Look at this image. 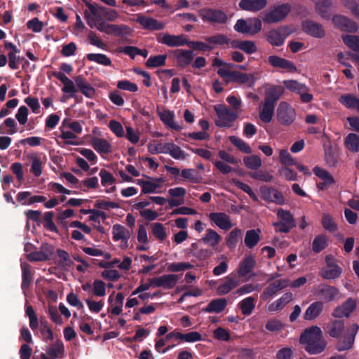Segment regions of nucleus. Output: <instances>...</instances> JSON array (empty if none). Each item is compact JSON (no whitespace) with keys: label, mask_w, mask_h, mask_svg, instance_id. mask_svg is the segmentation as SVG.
<instances>
[{"label":"nucleus","mask_w":359,"mask_h":359,"mask_svg":"<svg viewBox=\"0 0 359 359\" xmlns=\"http://www.w3.org/2000/svg\"><path fill=\"white\" fill-rule=\"evenodd\" d=\"M299 341L303 344L305 351L312 355L322 353L327 346L323 332L318 326H311L304 330Z\"/></svg>","instance_id":"f257e3e1"},{"label":"nucleus","mask_w":359,"mask_h":359,"mask_svg":"<svg viewBox=\"0 0 359 359\" xmlns=\"http://www.w3.org/2000/svg\"><path fill=\"white\" fill-rule=\"evenodd\" d=\"M290 11L288 4L271 7L262 13V20L265 23L273 24L283 20Z\"/></svg>","instance_id":"f03ea898"},{"label":"nucleus","mask_w":359,"mask_h":359,"mask_svg":"<svg viewBox=\"0 0 359 359\" xmlns=\"http://www.w3.org/2000/svg\"><path fill=\"white\" fill-rule=\"evenodd\" d=\"M86 5L91 13L96 18L97 22L101 20L114 22L119 17L118 12L114 9L97 4H92L89 2H86Z\"/></svg>","instance_id":"7ed1b4c3"},{"label":"nucleus","mask_w":359,"mask_h":359,"mask_svg":"<svg viewBox=\"0 0 359 359\" xmlns=\"http://www.w3.org/2000/svg\"><path fill=\"white\" fill-rule=\"evenodd\" d=\"M277 216L280 221L273 223L276 231L288 233L291 229L295 226L294 219L290 211L280 208L278 210Z\"/></svg>","instance_id":"20e7f679"},{"label":"nucleus","mask_w":359,"mask_h":359,"mask_svg":"<svg viewBox=\"0 0 359 359\" xmlns=\"http://www.w3.org/2000/svg\"><path fill=\"white\" fill-rule=\"evenodd\" d=\"M277 120L283 126H290L296 118L295 109L289 104L282 102L276 111Z\"/></svg>","instance_id":"39448f33"},{"label":"nucleus","mask_w":359,"mask_h":359,"mask_svg":"<svg viewBox=\"0 0 359 359\" xmlns=\"http://www.w3.org/2000/svg\"><path fill=\"white\" fill-rule=\"evenodd\" d=\"M215 109L219 118L216 123L220 127H231L232 123L238 117L236 111L227 108L224 105L216 106Z\"/></svg>","instance_id":"423d86ee"},{"label":"nucleus","mask_w":359,"mask_h":359,"mask_svg":"<svg viewBox=\"0 0 359 359\" xmlns=\"http://www.w3.org/2000/svg\"><path fill=\"white\" fill-rule=\"evenodd\" d=\"M359 329L357 323H353L348 326L346 331L337 342L336 348L339 351H344L351 349L354 344L355 337Z\"/></svg>","instance_id":"0eeeda50"},{"label":"nucleus","mask_w":359,"mask_h":359,"mask_svg":"<svg viewBox=\"0 0 359 359\" xmlns=\"http://www.w3.org/2000/svg\"><path fill=\"white\" fill-rule=\"evenodd\" d=\"M95 27L100 32H104L107 34H114L116 36H123L130 33V28L124 25L109 24L104 20L97 22Z\"/></svg>","instance_id":"6e6552de"},{"label":"nucleus","mask_w":359,"mask_h":359,"mask_svg":"<svg viewBox=\"0 0 359 359\" xmlns=\"http://www.w3.org/2000/svg\"><path fill=\"white\" fill-rule=\"evenodd\" d=\"M313 294L323 299L326 302H330L340 299L339 290L334 287L325 284H322L315 289Z\"/></svg>","instance_id":"1a4fd4ad"},{"label":"nucleus","mask_w":359,"mask_h":359,"mask_svg":"<svg viewBox=\"0 0 359 359\" xmlns=\"http://www.w3.org/2000/svg\"><path fill=\"white\" fill-rule=\"evenodd\" d=\"M325 262L327 265L320 271V276L325 279H334L338 278L341 273V269L337 264L333 256H326Z\"/></svg>","instance_id":"9d476101"},{"label":"nucleus","mask_w":359,"mask_h":359,"mask_svg":"<svg viewBox=\"0 0 359 359\" xmlns=\"http://www.w3.org/2000/svg\"><path fill=\"white\" fill-rule=\"evenodd\" d=\"M332 20L335 27L344 32L354 33L358 29L355 22L341 15H334Z\"/></svg>","instance_id":"9b49d317"},{"label":"nucleus","mask_w":359,"mask_h":359,"mask_svg":"<svg viewBox=\"0 0 359 359\" xmlns=\"http://www.w3.org/2000/svg\"><path fill=\"white\" fill-rule=\"evenodd\" d=\"M357 302L353 298H348L341 305L337 306L332 311V316L337 318H348L356 309Z\"/></svg>","instance_id":"f8f14e48"},{"label":"nucleus","mask_w":359,"mask_h":359,"mask_svg":"<svg viewBox=\"0 0 359 359\" xmlns=\"http://www.w3.org/2000/svg\"><path fill=\"white\" fill-rule=\"evenodd\" d=\"M199 15L203 20L214 23H224L227 20L226 15L219 10L201 9L199 11Z\"/></svg>","instance_id":"ddd939ff"},{"label":"nucleus","mask_w":359,"mask_h":359,"mask_svg":"<svg viewBox=\"0 0 359 359\" xmlns=\"http://www.w3.org/2000/svg\"><path fill=\"white\" fill-rule=\"evenodd\" d=\"M177 280L178 276L176 274H164L161 276L151 278V283L153 285V287L169 290L175 286Z\"/></svg>","instance_id":"4468645a"},{"label":"nucleus","mask_w":359,"mask_h":359,"mask_svg":"<svg viewBox=\"0 0 359 359\" xmlns=\"http://www.w3.org/2000/svg\"><path fill=\"white\" fill-rule=\"evenodd\" d=\"M260 192L262 198L266 201L275 203L278 205H283L285 203L283 194L274 188L263 186L260 187Z\"/></svg>","instance_id":"2eb2a0df"},{"label":"nucleus","mask_w":359,"mask_h":359,"mask_svg":"<svg viewBox=\"0 0 359 359\" xmlns=\"http://www.w3.org/2000/svg\"><path fill=\"white\" fill-rule=\"evenodd\" d=\"M302 29L306 34L315 38H323L325 36L326 32L323 26L316 22L306 20L302 23Z\"/></svg>","instance_id":"dca6fc26"},{"label":"nucleus","mask_w":359,"mask_h":359,"mask_svg":"<svg viewBox=\"0 0 359 359\" xmlns=\"http://www.w3.org/2000/svg\"><path fill=\"white\" fill-rule=\"evenodd\" d=\"M290 285L289 279H280L270 283L264 290L262 298L266 300L275 295L278 291L288 287Z\"/></svg>","instance_id":"f3484780"},{"label":"nucleus","mask_w":359,"mask_h":359,"mask_svg":"<svg viewBox=\"0 0 359 359\" xmlns=\"http://www.w3.org/2000/svg\"><path fill=\"white\" fill-rule=\"evenodd\" d=\"M256 78L253 74H247L238 71H233L231 78L226 81V85L231 82H236L239 84L248 83L249 86H252L255 83Z\"/></svg>","instance_id":"a211bd4d"},{"label":"nucleus","mask_w":359,"mask_h":359,"mask_svg":"<svg viewBox=\"0 0 359 359\" xmlns=\"http://www.w3.org/2000/svg\"><path fill=\"white\" fill-rule=\"evenodd\" d=\"M136 21L140 25H141L144 29L150 31L161 30L164 27L163 23L160 22L157 20L151 17H146L139 15L136 19Z\"/></svg>","instance_id":"6ab92c4d"},{"label":"nucleus","mask_w":359,"mask_h":359,"mask_svg":"<svg viewBox=\"0 0 359 359\" xmlns=\"http://www.w3.org/2000/svg\"><path fill=\"white\" fill-rule=\"evenodd\" d=\"M209 217L222 229L229 230L233 226L229 216L224 212H212Z\"/></svg>","instance_id":"aec40b11"},{"label":"nucleus","mask_w":359,"mask_h":359,"mask_svg":"<svg viewBox=\"0 0 359 359\" xmlns=\"http://www.w3.org/2000/svg\"><path fill=\"white\" fill-rule=\"evenodd\" d=\"M324 304L323 302L317 301L313 302L304 313L305 320L313 321L318 318L323 311Z\"/></svg>","instance_id":"412c9836"},{"label":"nucleus","mask_w":359,"mask_h":359,"mask_svg":"<svg viewBox=\"0 0 359 359\" xmlns=\"http://www.w3.org/2000/svg\"><path fill=\"white\" fill-rule=\"evenodd\" d=\"M345 323L344 320H331L327 325L326 332L332 337L338 338L344 330Z\"/></svg>","instance_id":"4be33fe9"},{"label":"nucleus","mask_w":359,"mask_h":359,"mask_svg":"<svg viewBox=\"0 0 359 359\" xmlns=\"http://www.w3.org/2000/svg\"><path fill=\"white\" fill-rule=\"evenodd\" d=\"M268 61L269 64L273 67L285 69L290 72L297 71L296 67L292 62L278 56L271 55L269 57Z\"/></svg>","instance_id":"5701e85b"},{"label":"nucleus","mask_w":359,"mask_h":359,"mask_svg":"<svg viewBox=\"0 0 359 359\" xmlns=\"http://www.w3.org/2000/svg\"><path fill=\"white\" fill-rule=\"evenodd\" d=\"M130 237V232L123 226L115 224L113 226V238L114 241H122L121 247L126 248L128 247V241Z\"/></svg>","instance_id":"b1692460"},{"label":"nucleus","mask_w":359,"mask_h":359,"mask_svg":"<svg viewBox=\"0 0 359 359\" xmlns=\"http://www.w3.org/2000/svg\"><path fill=\"white\" fill-rule=\"evenodd\" d=\"M266 4V0H241L239 6L243 10L256 12L263 9Z\"/></svg>","instance_id":"393cba45"},{"label":"nucleus","mask_w":359,"mask_h":359,"mask_svg":"<svg viewBox=\"0 0 359 359\" xmlns=\"http://www.w3.org/2000/svg\"><path fill=\"white\" fill-rule=\"evenodd\" d=\"M284 89L279 86H273L265 92L264 102L275 106V103L283 93Z\"/></svg>","instance_id":"a878e982"},{"label":"nucleus","mask_w":359,"mask_h":359,"mask_svg":"<svg viewBox=\"0 0 359 359\" xmlns=\"http://www.w3.org/2000/svg\"><path fill=\"white\" fill-rule=\"evenodd\" d=\"M159 41L166 44L170 47L180 46L184 44L187 45V39L183 34L175 36L168 34H164L163 37L159 39Z\"/></svg>","instance_id":"bb28decb"},{"label":"nucleus","mask_w":359,"mask_h":359,"mask_svg":"<svg viewBox=\"0 0 359 359\" xmlns=\"http://www.w3.org/2000/svg\"><path fill=\"white\" fill-rule=\"evenodd\" d=\"M256 262L255 259L249 256L245 258L240 264L238 274L240 277L245 278L248 280L250 277L247 278V276L251 273L252 269L255 267Z\"/></svg>","instance_id":"cd10ccee"},{"label":"nucleus","mask_w":359,"mask_h":359,"mask_svg":"<svg viewBox=\"0 0 359 359\" xmlns=\"http://www.w3.org/2000/svg\"><path fill=\"white\" fill-rule=\"evenodd\" d=\"M293 299V294L292 292L285 293L280 298L272 302L268 306L269 312H276L283 309L289 302Z\"/></svg>","instance_id":"c85d7f7f"},{"label":"nucleus","mask_w":359,"mask_h":359,"mask_svg":"<svg viewBox=\"0 0 359 359\" xmlns=\"http://www.w3.org/2000/svg\"><path fill=\"white\" fill-rule=\"evenodd\" d=\"M315 4L316 13L324 19H329L330 13L329 9L332 6V0H311Z\"/></svg>","instance_id":"c756f323"},{"label":"nucleus","mask_w":359,"mask_h":359,"mask_svg":"<svg viewBox=\"0 0 359 359\" xmlns=\"http://www.w3.org/2000/svg\"><path fill=\"white\" fill-rule=\"evenodd\" d=\"M239 285V281L233 277H226L224 282L219 285L217 289L219 295H224Z\"/></svg>","instance_id":"7c9ffc66"},{"label":"nucleus","mask_w":359,"mask_h":359,"mask_svg":"<svg viewBox=\"0 0 359 359\" xmlns=\"http://www.w3.org/2000/svg\"><path fill=\"white\" fill-rule=\"evenodd\" d=\"M266 40L273 46H280L285 41L282 29L270 30L266 35Z\"/></svg>","instance_id":"2f4dec72"},{"label":"nucleus","mask_w":359,"mask_h":359,"mask_svg":"<svg viewBox=\"0 0 359 359\" xmlns=\"http://www.w3.org/2000/svg\"><path fill=\"white\" fill-rule=\"evenodd\" d=\"M227 304L226 299L220 298L211 301L203 309L208 313H220L224 310Z\"/></svg>","instance_id":"473e14b6"},{"label":"nucleus","mask_w":359,"mask_h":359,"mask_svg":"<svg viewBox=\"0 0 359 359\" xmlns=\"http://www.w3.org/2000/svg\"><path fill=\"white\" fill-rule=\"evenodd\" d=\"M339 102L346 107L356 109L359 112V98L352 94L341 95Z\"/></svg>","instance_id":"72a5a7b5"},{"label":"nucleus","mask_w":359,"mask_h":359,"mask_svg":"<svg viewBox=\"0 0 359 359\" xmlns=\"http://www.w3.org/2000/svg\"><path fill=\"white\" fill-rule=\"evenodd\" d=\"M202 240L206 245L215 248L220 243L222 237L215 230L208 229Z\"/></svg>","instance_id":"f704fd0d"},{"label":"nucleus","mask_w":359,"mask_h":359,"mask_svg":"<svg viewBox=\"0 0 359 359\" xmlns=\"http://www.w3.org/2000/svg\"><path fill=\"white\" fill-rule=\"evenodd\" d=\"M64 354V345L63 343L57 340L51 344L47 350V355L50 359H57L62 357Z\"/></svg>","instance_id":"c9c22d12"},{"label":"nucleus","mask_w":359,"mask_h":359,"mask_svg":"<svg viewBox=\"0 0 359 359\" xmlns=\"http://www.w3.org/2000/svg\"><path fill=\"white\" fill-rule=\"evenodd\" d=\"M274 112V106L264 102L259 110V118L264 123H269L272 120Z\"/></svg>","instance_id":"e433bc0d"},{"label":"nucleus","mask_w":359,"mask_h":359,"mask_svg":"<svg viewBox=\"0 0 359 359\" xmlns=\"http://www.w3.org/2000/svg\"><path fill=\"white\" fill-rule=\"evenodd\" d=\"M175 56L178 65L185 67L191 62L194 55L191 50H177L175 51Z\"/></svg>","instance_id":"4c0bfd02"},{"label":"nucleus","mask_w":359,"mask_h":359,"mask_svg":"<svg viewBox=\"0 0 359 359\" xmlns=\"http://www.w3.org/2000/svg\"><path fill=\"white\" fill-rule=\"evenodd\" d=\"M93 148L99 153L107 154L110 151L111 145L109 142L98 137H94L91 140Z\"/></svg>","instance_id":"58836bf2"},{"label":"nucleus","mask_w":359,"mask_h":359,"mask_svg":"<svg viewBox=\"0 0 359 359\" xmlns=\"http://www.w3.org/2000/svg\"><path fill=\"white\" fill-rule=\"evenodd\" d=\"M345 146L352 152L359 151V135L355 133L348 134L345 138Z\"/></svg>","instance_id":"ea45409f"},{"label":"nucleus","mask_w":359,"mask_h":359,"mask_svg":"<svg viewBox=\"0 0 359 359\" xmlns=\"http://www.w3.org/2000/svg\"><path fill=\"white\" fill-rule=\"evenodd\" d=\"M158 114L161 120L169 127L177 130H180L182 129L181 126L175 123L174 114L172 111L169 110H164L162 112H160Z\"/></svg>","instance_id":"a19ab883"},{"label":"nucleus","mask_w":359,"mask_h":359,"mask_svg":"<svg viewBox=\"0 0 359 359\" xmlns=\"http://www.w3.org/2000/svg\"><path fill=\"white\" fill-rule=\"evenodd\" d=\"M259 229L249 230L246 232L245 237V244L246 245L247 247H248L249 248H252L257 244L260 239L259 235Z\"/></svg>","instance_id":"79ce46f5"},{"label":"nucleus","mask_w":359,"mask_h":359,"mask_svg":"<svg viewBox=\"0 0 359 359\" xmlns=\"http://www.w3.org/2000/svg\"><path fill=\"white\" fill-rule=\"evenodd\" d=\"M75 82L78 88L87 97H92L95 93V90L91 87L81 76L75 78Z\"/></svg>","instance_id":"37998d69"},{"label":"nucleus","mask_w":359,"mask_h":359,"mask_svg":"<svg viewBox=\"0 0 359 359\" xmlns=\"http://www.w3.org/2000/svg\"><path fill=\"white\" fill-rule=\"evenodd\" d=\"M283 83L287 89L298 94L308 91V88L304 84L299 83L298 81L294 80L285 81Z\"/></svg>","instance_id":"c03bdc74"},{"label":"nucleus","mask_w":359,"mask_h":359,"mask_svg":"<svg viewBox=\"0 0 359 359\" xmlns=\"http://www.w3.org/2000/svg\"><path fill=\"white\" fill-rule=\"evenodd\" d=\"M327 245V238L325 235L320 234L317 236L312 243V250L318 253L324 250Z\"/></svg>","instance_id":"a18cd8bd"},{"label":"nucleus","mask_w":359,"mask_h":359,"mask_svg":"<svg viewBox=\"0 0 359 359\" xmlns=\"http://www.w3.org/2000/svg\"><path fill=\"white\" fill-rule=\"evenodd\" d=\"M255 299L252 297H249L242 300L239 304V307L243 314L250 315L255 306Z\"/></svg>","instance_id":"49530a36"},{"label":"nucleus","mask_w":359,"mask_h":359,"mask_svg":"<svg viewBox=\"0 0 359 359\" xmlns=\"http://www.w3.org/2000/svg\"><path fill=\"white\" fill-rule=\"evenodd\" d=\"M313 172L316 176L323 180L325 184L331 185L334 183L332 175L326 170L320 167H315L313 168Z\"/></svg>","instance_id":"de8ad7c7"},{"label":"nucleus","mask_w":359,"mask_h":359,"mask_svg":"<svg viewBox=\"0 0 359 359\" xmlns=\"http://www.w3.org/2000/svg\"><path fill=\"white\" fill-rule=\"evenodd\" d=\"M205 40L214 47L215 45L228 44L230 39L224 34H217L211 36H207Z\"/></svg>","instance_id":"09e8293b"},{"label":"nucleus","mask_w":359,"mask_h":359,"mask_svg":"<svg viewBox=\"0 0 359 359\" xmlns=\"http://www.w3.org/2000/svg\"><path fill=\"white\" fill-rule=\"evenodd\" d=\"M321 223L323 228L330 232H334L337 230V224L334 221L333 217L329 214L324 213L323 215Z\"/></svg>","instance_id":"8fccbe9b"},{"label":"nucleus","mask_w":359,"mask_h":359,"mask_svg":"<svg viewBox=\"0 0 359 359\" xmlns=\"http://www.w3.org/2000/svg\"><path fill=\"white\" fill-rule=\"evenodd\" d=\"M245 165L251 170H257L262 165L261 158L256 155L245 156L243 158Z\"/></svg>","instance_id":"3c124183"},{"label":"nucleus","mask_w":359,"mask_h":359,"mask_svg":"<svg viewBox=\"0 0 359 359\" xmlns=\"http://www.w3.org/2000/svg\"><path fill=\"white\" fill-rule=\"evenodd\" d=\"M237 43L238 44L233 45V47L239 48L248 54H252L257 50L255 43L252 41H243Z\"/></svg>","instance_id":"603ef678"},{"label":"nucleus","mask_w":359,"mask_h":359,"mask_svg":"<svg viewBox=\"0 0 359 359\" xmlns=\"http://www.w3.org/2000/svg\"><path fill=\"white\" fill-rule=\"evenodd\" d=\"M181 175L192 183H199L203 180L202 176L194 169H183Z\"/></svg>","instance_id":"864d4df0"},{"label":"nucleus","mask_w":359,"mask_h":359,"mask_svg":"<svg viewBox=\"0 0 359 359\" xmlns=\"http://www.w3.org/2000/svg\"><path fill=\"white\" fill-rule=\"evenodd\" d=\"M21 268L22 270V287L23 288L28 287L32 282V272L30 266L27 263H22Z\"/></svg>","instance_id":"5fc2aeb1"},{"label":"nucleus","mask_w":359,"mask_h":359,"mask_svg":"<svg viewBox=\"0 0 359 359\" xmlns=\"http://www.w3.org/2000/svg\"><path fill=\"white\" fill-rule=\"evenodd\" d=\"M229 139L242 152L245 154H250L252 152L250 147L242 139L236 136H230Z\"/></svg>","instance_id":"6e6d98bb"},{"label":"nucleus","mask_w":359,"mask_h":359,"mask_svg":"<svg viewBox=\"0 0 359 359\" xmlns=\"http://www.w3.org/2000/svg\"><path fill=\"white\" fill-rule=\"evenodd\" d=\"M344 43L354 51L359 52V36L346 35L342 36Z\"/></svg>","instance_id":"4d7b16f0"},{"label":"nucleus","mask_w":359,"mask_h":359,"mask_svg":"<svg viewBox=\"0 0 359 359\" xmlns=\"http://www.w3.org/2000/svg\"><path fill=\"white\" fill-rule=\"evenodd\" d=\"M325 160L326 163L330 167H336L338 163V156L333 151L332 147H329L325 150Z\"/></svg>","instance_id":"13d9d810"},{"label":"nucleus","mask_w":359,"mask_h":359,"mask_svg":"<svg viewBox=\"0 0 359 359\" xmlns=\"http://www.w3.org/2000/svg\"><path fill=\"white\" fill-rule=\"evenodd\" d=\"M232 183L234 184L238 188L247 193L254 201H258L257 195L254 193L252 189L248 184L239 181L237 179H232Z\"/></svg>","instance_id":"bf43d9fd"},{"label":"nucleus","mask_w":359,"mask_h":359,"mask_svg":"<svg viewBox=\"0 0 359 359\" xmlns=\"http://www.w3.org/2000/svg\"><path fill=\"white\" fill-rule=\"evenodd\" d=\"M166 55H158L150 57L146 62V65L148 67H156L165 65Z\"/></svg>","instance_id":"052dcab7"},{"label":"nucleus","mask_w":359,"mask_h":359,"mask_svg":"<svg viewBox=\"0 0 359 359\" xmlns=\"http://www.w3.org/2000/svg\"><path fill=\"white\" fill-rule=\"evenodd\" d=\"M87 58L90 61H94L96 62L98 64L104 65V66H109L111 65V60L110 59L107 57V55L103 54H93L90 53L87 55Z\"/></svg>","instance_id":"680f3d73"},{"label":"nucleus","mask_w":359,"mask_h":359,"mask_svg":"<svg viewBox=\"0 0 359 359\" xmlns=\"http://www.w3.org/2000/svg\"><path fill=\"white\" fill-rule=\"evenodd\" d=\"M152 233L161 241L165 239L167 234L163 224L161 223H154L151 225Z\"/></svg>","instance_id":"e2e57ef3"},{"label":"nucleus","mask_w":359,"mask_h":359,"mask_svg":"<svg viewBox=\"0 0 359 359\" xmlns=\"http://www.w3.org/2000/svg\"><path fill=\"white\" fill-rule=\"evenodd\" d=\"M250 30V35L259 33L262 29V21L257 18H249L248 20Z\"/></svg>","instance_id":"0e129e2a"},{"label":"nucleus","mask_w":359,"mask_h":359,"mask_svg":"<svg viewBox=\"0 0 359 359\" xmlns=\"http://www.w3.org/2000/svg\"><path fill=\"white\" fill-rule=\"evenodd\" d=\"M57 254L60 257L59 264L62 267L66 268L73 264V262L71 260L69 254L66 251L59 249L57 250Z\"/></svg>","instance_id":"69168bd1"},{"label":"nucleus","mask_w":359,"mask_h":359,"mask_svg":"<svg viewBox=\"0 0 359 359\" xmlns=\"http://www.w3.org/2000/svg\"><path fill=\"white\" fill-rule=\"evenodd\" d=\"M168 152L175 159H184L186 156L180 147L174 144H168Z\"/></svg>","instance_id":"338daca9"},{"label":"nucleus","mask_w":359,"mask_h":359,"mask_svg":"<svg viewBox=\"0 0 359 359\" xmlns=\"http://www.w3.org/2000/svg\"><path fill=\"white\" fill-rule=\"evenodd\" d=\"M250 176L252 179L266 182H271L273 180V176L269 172L264 170H259L257 172L250 173Z\"/></svg>","instance_id":"774afa93"}]
</instances>
